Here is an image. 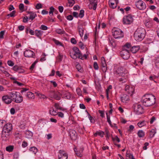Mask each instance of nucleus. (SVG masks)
I'll use <instances>...</instances> for the list:
<instances>
[{
  "mask_svg": "<svg viewBox=\"0 0 159 159\" xmlns=\"http://www.w3.org/2000/svg\"><path fill=\"white\" fill-rule=\"evenodd\" d=\"M156 98L152 94H146L142 97L141 100L143 104L145 106H152L156 102Z\"/></svg>",
  "mask_w": 159,
  "mask_h": 159,
  "instance_id": "f257e3e1",
  "label": "nucleus"
},
{
  "mask_svg": "<svg viewBox=\"0 0 159 159\" xmlns=\"http://www.w3.org/2000/svg\"><path fill=\"white\" fill-rule=\"evenodd\" d=\"M145 30L143 28H138L134 34V39L137 41H141L144 38L145 35Z\"/></svg>",
  "mask_w": 159,
  "mask_h": 159,
  "instance_id": "f03ea898",
  "label": "nucleus"
},
{
  "mask_svg": "<svg viewBox=\"0 0 159 159\" xmlns=\"http://www.w3.org/2000/svg\"><path fill=\"white\" fill-rule=\"evenodd\" d=\"M112 33L114 37L116 39L122 38L124 36L123 32L118 28H114L112 30Z\"/></svg>",
  "mask_w": 159,
  "mask_h": 159,
  "instance_id": "7ed1b4c3",
  "label": "nucleus"
},
{
  "mask_svg": "<svg viewBox=\"0 0 159 159\" xmlns=\"http://www.w3.org/2000/svg\"><path fill=\"white\" fill-rule=\"evenodd\" d=\"M134 111L136 114L139 115L143 113L144 110L143 107L139 104H136L134 105Z\"/></svg>",
  "mask_w": 159,
  "mask_h": 159,
  "instance_id": "20e7f679",
  "label": "nucleus"
},
{
  "mask_svg": "<svg viewBox=\"0 0 159 159\" xmlns=\"http://www.w3.org/2000/svg\"><path fill=\"white\" fill-rule=\"evenodd\" d=\"M120 54L123 59L125 60L128 59L130 57L129 50L128 49H123V50L120 52Z\"/></svg>",
  "mask_w": 159,
  "mask_h": 159,
  "instance_id": "39448f33",
  "label": "nucleus"
},
{
  "mask_svg": "<svg viewBox=\"0 0 159 159\" xmlns=\"http://www.w3.org/2000/svg\"><path fill=\"white\" fill-rule=\"evenodd\" d=\"M136 7L140 10H144L146 8L145 3L142 0H139L135 2Z\"/></svg>",
  "mask_w": 159,
  "mask_h": 159,
  "instance_id": "423d86ee",
  "label": "nucleus"
},
{
  "mask_svg": "<svg viewBox=\"0 0 159 159\" xmlns=\"http://www.w3.org/2000/svg\"><path fill=\"white\" fill-rule=\"evenodd\" d=\"M133 21V18L131 15H129L127 16H124L123 19L124 24H129Z\"/></svg>",
  "mask_w": 159,
  "mask_h": 159,
  "instance_id": "0eeeda50",
  "label": "nucleus"
},
{
  "mask_svg": "<svg viewBox=\"0 0 159 159\" xmlns=\"http://www.w3.org/2000/svg\"><path fill=\"white\" fill-rule=\"evenodd\" d=\"M11 134V132L5 131H2V138L3 140L6 141L10 139Z\"/></svg>",
  "mask_w": 159,
  "mask_h": 159,
  "instance_id": "6e6552de",
  "label": "nucleus"
},
{
  "mask_svg": "<svg viewBox=\"0 0 159 159\" xmlns=\"http://www.w3.org/2000/svg\"><path fill=\"white\" fill-rule=\"evenodd\" d=\"M125 91L129 95L132 96L134 91V87L132 86L127 85L125 88Z\"/></svg>",
  "mask_w": 159,
  "mask_h": 159,
  "instance_id": "1a4fd4ad",
  "label": "nucleus"
},
{
  "mask_svg": "<svg viewBox=\"0 0 159 159\" xmlns=\"http://www.w3.org/2000/svg\"><path fill=\"white\" fill-rule=\"evenodd\" d=\"M115 74L119 76H122L124 74H127L125 69L122 67H119L115 72Z\"/></svg>",
  "mask_w": 159,
  "mask_h": 159,
  "instance_id": "9d476101",
  "label": "nucleus"
},
{
  "mask_svg": "<svg viewBox=\"0 0 159 159\" xmlns=\"http://www.w3.org/2000/svg\"><path fill=\"white\" fill-rule=\"evenodd\" d=\"M59 154L58 156V159H67L68 158L67 154L63 150L59 151Z\"/></svg>",
  "mask_w": 159,
  "mask_h": 159,
  "instance_id": "9b49d317",
  "label": "nucleus"
},
{
  "mask_svg": "<svg viewBox=\"0 0 159 159\" xmlns=\"http://www.w3.org/2000/svg\"><path fill=\"white\" fill-rule=\"evenodd\" d=\"M12 129V125L11 123L6 124L4 126L2 131L11 132Z\"/></svg>",
  "mask_w": 159,
  "mask_h": 159,
  "instance_id": "f8f14e48",
  "label": "nucleus"
},
{
  "mask_svg": "<svg viewBox=\"0 0 159 159\" xmlns=\"http://www.w3.org/2000/svg\"><path fill=\"white\" fill-rule=\"evenodd\" d=\"M24 54L26 57L34 58L35 54L34 52L30 50H27L24 52Z\"/></svg>",
  "mask_w": 159,
  "mask_h": 159,
  "instance_id": "ddd939ff",
  "label": "nucleus"
},
{
  "mask_svg": "<svg viewBox=\"0 0 159 159\" xmlns=\"http://www.w3.org/2000/svg\"><path fill=\"white\" fill-rule=\"evenodd\" d=\"M69 134L72 140H75L77 139V135L75 130L73 129H70L69 131Z\"/></svg>",
  "mask_w": 159,
  "mask_h": 159,
  "instance_id": "4468645a",
  "label": "nucleus"
},
{
  "mask_svg": "<svg viewBox=\"0 0 159 159\" xmlns=\"http://www.w3.org/2000/svg\"><path fill=\"white\" fill-rule=\"evenodd\" d=\"M2 100L4 103L7 104L10 103L12 101L11 98L7 95L3 96L2 97Z\"/></svg>",
  "mask_w": 159,
  "mask_h": 159,
  "instance_id": "2eb2a0df",
  "label": "nucleus"
},
{
  "mask_svg": "<svg viewBox=\"0 0 159 159\" xmlns=\"http://www.w3.org/2000/svg\"><path fill=\"white\" fill-rule=\"evenodd\" d=\"M74 52L75 53L76 55H78V58L81 59H83L82 54L80 52L79 48L76 47H74L73 49Z\"/></svg>",
  "mask_w": 159,
  "mask_h": 159,
  "instance_id": "dca6fc26",
  "label": "nucleus"
},
{
  "mask_svg": "<svg viewBox=\"0 0 159 159\" xmlns=\"http://www.w3.org/2000/svg\"><path fill=\"white\" fill-rule=\"evenodd\" d=\"M101 65L102 70L104 72H106L107 70V65L103 57H102L101 58Z\"/></svg>",
  "mask_w": 159,
  "mask_h": 159,
  "instance_id": "f3484780",
  "label": "nucleus"
},
{
  "mask_svg": "<svg viewBox=\"0 0 159 159\" xmlns=\"http://www.w3.org/2000/svg\"><path fill=\"white\" fill-rule=\"evenodd\" d=\"M117 3V0H110L109 1V5L110 7L113 9L116 7Z\"/></svg>",
  "mask_w": 159,
  "mask_h": 159,
  "instance_id": "a211bd4d",
  "label": "nucleus"
},
{
  "mask_svg": "<svg viewBox=\"0 0 159 159\" xmlns=\"http://www.w3.org/2000/svg\"><path fill=\"white\" fill-rule=\"evenodd\" d=\"M78 29L80 36L81 37H82L84 34V28L82 25H80L78 26Z\"/></svg>",
  "mask_w": 159,
  "mask_h": 159,
  "instance_id": "6ab92c4d",
  "label": "nucleus"
},
{
  "mask_svg": "<svg viewBox=\"0 0 159 159\" xmlns=\"http://www.w3.org/2000/svg\"><path fill=\"white\" fill-rule=\"evenodd\" d=\"M129 95L125 94L122 95L121 97V100L122 102L126 103V101L129 100Z\"/></svg>",
  "mask_w": 159,
  "mask_h": 159,
  "instance_id": "aec40b11",
  "label": "nucleus"
},
{
  "mask_svg": "<svg viewBox=\"0 0 159 159\" xmlns=\"http://www.w3.org/2000/svg\"><path fill=\"white\" fill-rule=\"evenodd\" d=\"M127 74H124L122 76H121V77L119 78V81L123 83L127 81Z\"/></svg>",
  "mask_w": 159,
  "mask_h": 159,
  "instance_id": "412c9836",
  "label": "nucleus"
},
{
  "mask_svg": "<svg viewBox=\"0 0 159 159\" xmlns=\"http://www.w3.org/2000/svg\"><path fill=\"white\" fill-rule=\"evenodd\" d=\"M14 100V102L16 103H21L23 100V97L19 95L18 96H17L16 95V97Z\"/></svg>",
  "mask_w": 159,
  "mask_h": 159,
  "instance_id": "4be33fe9",
  "label": "nucleus"
},
{
  "mask_svg": "<svg viewBox=\"0 0 159 159\" xmlns=\"http://www.w3.org/2000/svg\"><path fill=\"white\" fill-rule=\"evenodd\" d=\"M62 96L63 98H65L66 99H69L71 97V94L70 93L68 92H65L63 93Z\"/></svg>",
  "mask_w": 159,
  "mask_h": 159,
  "instance_id": "5701e85b",
  "label": "nucleus"
},
{
  "mask_svg": "<svg viewBox=\"0 0 159 159\" xmlns=\"http://www.w3.org/2000/svg\"><path fill=\"white\" fill-rule=\"evenodd\" d=\"M140 47L139 46H134L132 47L130 49V51L133 53H134L136 52L139 49Z\"/></svg>",
  "mask_w": 159,
  "mask_h": 159,
  "instance_id": "b1692460",
  "label": "nucleus"
},
{
  "mask_svg": "<svg viewBox=\"0 0 159 159\" xmlns=\"http://www.w3.org/2000/svg\"><path fill=\"white\" fill-rule=\"evenodd\" d=\"M94 81L96 85V88L98 91L99 90V80L98 77H95Z\"/></svg>",
  "mask_w": 159,
  "mask_h": 159,
  "instance_id": "393cba45",
  "label": "nucleus"
},
{
  "mask_svg": "<svg viewBox=\"0 0 159 159\" xmlns=\"http://www.w3.org/2000/svg\"><path fill=\"white\" fill-rule=\"evenodd\" d=\"M28 13L30 14V16L28 18L32 20H33L37 16L36 14L35 13L32 12H29Z\"/></svg>",
  "mask_w": 159,
  "mask_h": 159,
  "instance_id": "a878e982",
  "label": "nucleus"
},
{
  "mask_svg": "<svg viewBox=\"0 0 159 159\" xmlns=\"http://www.w3.org/2000/svg\"><path fill=\"white\" fill-rule=\"evenodd\" d=\"M25 133L26 137L28 138H30L33 136V133L29 130L26 131Z\"/></svg>",
  "mask_w": 159,
  "mask_h": 159,
  "instance_id": "bb28decb",
  "label": "nucleus"
},
{
  "mask_svg": "<svg viewBox=\"0 0 159 159\" xmlns=\"http://www.w3.org/2000/svg\"><path fill=\"white\" fill-rule=\"evenodd\" d=\"M60 94L59 92L57 91L54 95L53 98H55L57 100H59L61 99Z\"/></svg>",
  "mask_w": 159,
  "mask_h": 159,
  "instance_id": "cd10ccee",
  "label": "nucleus"
},
{
  "mask_svg": "<svg viewBox=\"0 0 159 159\" xmlns=\"http://www.w3.org/2000/svg\"><path fill=\"white\" fill-rule=\"evenodd\" d=\"M43 32L40 30H35V34L36 36L39 37L40 38Z\"/></svg>",
  "mask_w": 159,
  "mask_h": 159,
  "instance_id": "c85d7f7f",
  "label": "nucleus"
},
{
  "mask_svg": "<svg viewBox=\"0 0 159 159\" xmlns=\"http://www.w3.org/2000/svg\"><path fill=\"white\" fill-rule=\"evenodd\" d=\"M26 96L27 97L29 98L33 99L34 98V94L30 92H29L27 93V94L26 95Z\"/></svg>",
  "mask_w": 159,
  "mask_h": 159,
  "instance_id": "c756f323",
  "label": "nucleus"
},
{
  "mask_svg": "<svg viewBox=\"0 0 159 159\" xmlns=\"http://www.w3.org/2000/svg\"><path fill=\"white\" fill-rule=\"evenodd\" d=\"M156 133V131L155 129H152L150 132V137L151 138H153Z\"/></svg>",
  "mask_w": 159,
  "mask_h": 159,
  "instance_id": "7c9ffc66",
  "label": "nucleus"
},
{
  "mask_svg": "<svg viewBox=\"0 0 159 159\" xmlns=\"http://www.w3.org/2000/svg\"><path fill=\"white\" fill-rule=\"evenodd\" d=\"M131 48V45L129 43H126L123 47V49H129V51Z\"/></svg>",
  "mask_w": 159,
  "mask_h": 159,
  "instance_id": "2f4dec72",
  "label": "nucleus"
},
{
  "mask_svg": "<svg viewBox=\"0 0 159 159\" xmlns=\"http://www.w3.org/2000/svg\"><path fill=\"white\" fill-rule=\"evenodd\" d=\"M145 25L148 28L151 27L152 25V22L150 21H146L145 23Z\"/></svg>",
  "mask_w": 159,
  "mask_h": 159,
  "instance_id": "473e14b6",
  "label": "nucleus"
},
{
  "mask_svg": "<svg viewBox=\"0 0 159 159\" xmlns=\"http://www.w3.org/2000/svg\"><path fill=\"white\" fill-rule=\"evenodd\" d=\"M146 122L145 121L139 122L138 123V125L139 127L144 126L146 125Z\"/></svg>",
  "mask_w": 159,
  "mask_h": 159,
  "instance_id": "72a5a7b5",
  "label": "nucleus"
},
{
  "mask_svg": "<svg viewBox=\"0 0 159 159\" xmlns=\"http://www.w3.org/2000/svg\"><path fill=\"white\" fill-rule=\"evenodd\" d=\"M49 113L51 115L53 116H55L57 115V113L56 111H55L53 109L50 110Z\"/></svg>",
  "mask_w": 159,
  "mask_h": 159,
  "instance_id": "f704fd0d",
  "label": "nucleus"
},
{
  "mask_svg": "<svg viewBox=\"0 0 159 159\" xmlns=\"http://www.w3.org/2000/svg\"><path fill=\"white\" fill-rule=\"evenodd\" d=\"M56 32L59 34H63L65 33V32L63 29H57L56 31Z\"/></svg>",
  "mask_w": 159,
  "mask_h": 159,
  "instance_id": "c9c22d12",
  "label": "nucleus"
},
{
  "mask_svg": "<svg viewBox=\"0 0 159 159\" xmlns=\"http://www.w3.org/2000/svg\"><path fill=\"white\" fill-rule=\"evenodd\" d=\"M137 134L139 137H142L144 135V133L142 130H139Z\"/></svg>",
  "mask_w": 159,
  "mask_h": 159,
  "instance_id": "e433bc0d",
  "label": "nucleus"
},
{
  "mask_svg": "<svg viewBox=\"0 0 159 159\" xmlns=\"http://www.w3.org/2000/svg\"><path fill=\"white\" fill-rule=\"evenodd\" d=\"M30 151L32 152L34 154H35L38 151L37 149L34 147L30 148Z\"/></svg>",
  "mask_w": 159,
  "mask_h": 159,
  "instance_id": "4c0bfd02",
  "label": "nucleus"
},
{
  "mask_svg": "<svg viewBox=\"0 0 159 159\" xmlns=\"http://www.w3.org/2000/svg\"><path fill=\"white\" fill-rule=\"evenodd\" d=\"M70 56L74 59H76L78 57V55H76V54L74 52L70 53Z\"/></svg>",
  "mask_w": 159,
  "mask_h": 159,
  "instance_id": "58836bf2",
  "label": "nucleus"
},
{
  "mask_svg": "<svg viewBox=\"0 0 159 159\" xmlns=\"http://www.w3.org/2000/svg\"><path fill=\"white\" fill-rule=\"evenodd\" d=\"M16 93H13L12 92H11L10 94V98H12V101H14L15 99V98L16 97Z\"/></svg>",
  "mask_w": 159,
  "mask_h": 159,
  "instance_id": "ea45409f",
  "label": "nucleus"
},
{
  "mask_svg": "<svg viewBox=\"0 0 159 159\" xmlns=\"http://www.w3.org/2000/svg\"><path fill=\"white\" fill-rule=\"evenodd\" d=\"M76 69L78 70L81 72L82 73L83 72L82 68L81 67L80 65L79 64H77L76 66Z\"/></svg>",
  "mask_w": 159,
  "mask_h": 159,
  "instance_id": "a19ab883",
  "label": "nucleus"
},
{
  "mask_svg": "<svg viewBox=\"0 0 159 159\" xmlns=\"http://www.w3.org/2000/svg\"><path fill=\"white\" fill-rule=\"evenodd\" d=\"M126 155L127 157L126 159H131V158H132V156H133L132 154H130L128 151L126 153Z\"/></svg>",
  "mask_w": 159,
  "mask_h": 159,
  "instance_id": "79ce46f5",
  "label": "nucleus"
},
{
  "mask_svg": "<svg viewBox=\"0 0 159 159\" xmlns=\"http://www.w3.org/2000/svg\"><path fill=\"white\" fill-rule=\"evenodd\" d=\"M13 149V146H7L6 148V150L7 151L9 152H12Z\"/></svg>",
  "mask_w": 159,
  "mask_h": 159,
  "instance_id": "37998d69",
  "label": "nucleus"
},
{
  "mask_svg": "<svg viewBox=\"0 0 159 159\" xmlns=\"http://www.w3.org/2000/svg\"><path fill=\"white\" fill-rule=\"evenodd\" d=\"M68 2L69 3V6L70 7H72L75 3L74 0H68Z\"/></svg>",
  "mask_w": 159,
  "mask_h": 159,
  "instance_id": "c03bdc74",
  "label": "nucleus"
},
{
  "mask_svg": "<svg viewBox=\"0 0 159 159\" xmlns=\"http://www.w3.org/2000/svg\"><path fill=\"white\" fill-rule=\"evenodd\" d=\"M84 15V11L83 10H80L79 14V16L82 18Z\"/></svg>",
  "mask_w": 159,
  "mask_h": 159,
  "instance_id": "a18cd8bd",
  "label": "nucleus"
},
{
  "mask_svg": "<svg viewBox=\"0 0 159 159\" xmlns=\"http://www.w3.org/2000/svg\"><path fill=\"white\" fill-rule=\"evenodd\" d=\"M157 76L153 75L149 77V79L151 80H153L155 82H156L155 80L157 78Z\"/></svg>",
  "mask_w": 159,
  "mask_h": 159,
  "instance_id": "49530a36",
  "label": "nucleus"
},
{
  "mask_svg": "<svg viewBox=\"0 0 159 159\" xmlns=\"http://www.w3.org/2000/svg\"><path fill=\"white\" fill-rule=\"evenodd\" d=\"M50 11L49 12V14L50 15H53V13L54 11V8L53 7H51L49 8Z\"/></svg>",
  "mask_w": 159,
  "mask_h": 159,
  "instance_id": "de8ad7c7",
  "label": "nucleus"
},
{
  "mask_svg": "<svg viewBox=\"0 0 159 159\" xmlns=\"http://www.w3.org/2000/svg\"><path fill=\"white\" fill-rule=\"evenodd\" d=\"M112 86L111 85H110L108 87L107 89H106V94L107 98H108V92L109 90L112 89Z\"/></svg>",
  "mask_w": 159,
  "mask_h": 159,
  "instance_id": "09e8293b",
  "label": "nucleus"
},
{
  "mask_svg": "<svg viewBox=\"0 0 159 159\" xmlns=\"http://www.w3.org/2000/svg\"><path fill=\"white\" fill-rule=\"evenodd\" d=\"M38 62V61H35L31 65V66L30 67V69L31 70H33L34 69L36 63Z\"/></svg>",
  "mask_w": 159,
  "mask_h": 159,
  "instance_id": "8fccbe9b",
  "label": "nucleus"
},
{
  "mask_svg": "<svg viewBox=\"0 0 159 159\" xmlns=\"http://www.w3.org/2000/svg\"><path fill=\"white\" fill-rule=\"evenodd\" d=\"M53 41L57 45L61 46L62 45V43L56 40V39H53Z\"/></svg>",
  "mask_w": 159,
  "mask_h": 159,
  "instance_id": "3c124183",
  "label": "nucleus"
},
{
  "mask_svg": "<svg viewBox=\"0 0 159 159\" xmlns=\"http://www.w3.org/2000/svg\"><path fill=\"white\" fill-rule=\"evenodd\" d=\"M63 58V56L59 53V56L57 57V59L58 61H61Z\"/></svg>",
  "mask_w": 159,
  "mask_h": 159,
  "instance_id": "603ef678",
  "label": "nucleus"
},
{
  "mask_svg": "<svg viewBox=\"0 0 159 159\" xmlns=\"http://www.w3.org/2000/svg\"><path fill=\"white\" fill-rule=\"evenodd\" d=\"M107 121L109 123V124H110V125L111 126H112V125H111V120L110 119V117L109 116H108L107 115Z\"/></svg>",
  "mask_w": 159,
  "mask_h": 159,
  "instance_id": "864d4df0",
  "label": "nucleus"
},
{
  "mask_svg": "<svg viewBox=\"0 0 159 159\" xmlns=\"http://www.w3.org/2000/svg\"><path fill=\"white\" fill-rule=\"evenodd\" d=\"M76 92L78 95L79 96H81L82 94V92L80 89L77 88L76 89Z\"/></svg>",
  "mask_w": 159,
  "mask_h": 159,
  "instance_id": "5fc2aeb1",
  "label": "nucleus"
},
{
  "mask_svg": "<svg viewBox=\"0 0 159 159\" xmlns=\"http://www.w3.org/2000/svg\"><path fill=\"white\" fill-rule=\"evenodd\" d=\"M110 44L113 47H115L116 46V44L115 42L113 40H111L110 41Z\"/></svg>",
  "mask_w": 159,
  "mask_h": 159,
  "instance_id": "6e6d98bb",
  "label": "nucleus"
},
{
  "mask_svg": "<svg viewBox=\"0 0 159 159\" xmlns=\"http://www.w3.org/2000/svg\"><path fill=\"white\" fill-rule=\"evenodd\" d=\"M93 67L95 70H98V66L96 62H94L93 64Z\"/></svg>",
  "mask_w": 159,
  "mask_h": 159,
  "instance_id": "4d7b16f0",
  "label": "nucleus"
},
{
  "mask_svg": "<svg viewBox=\"0 0 159 159\" xmlns=\"http://www.w3.org/2000/svg\"><path fill=\"white\" fill-rule=\"evenodd\" d=\"M42 5L40 3H38L36 6V8L37 9H39L40 8H42Z\"/></svg>",
  "mask_w": 159,
  "mask_h": 159,
  "instance_id": "13d9d810",
  "label": "nucleus"
},
{
  "mask_svg": "<svg viewBox=\"0 0 159 159\" xmlns=\"http://www.w3.org/2000/svg\"><path fill=\"white\" fill-rule=\"evenodd\" d=\"M5 32V30L2 31L0 32V38L3 39L4 38L3 35Z\"/></svg>",
  "mask_w": 159,
  "mask_h": 159,
  "instance_id": "bf43d9fd",
  "label": "nucleus"
},
{
  "mask_svg": "<svg viewBox=\"0 0 159 159\" xmlns=\"http://www.w3.org/2000/svg\"><path fill=\"white\" fill-rule=\"evenodd\" d=\"M40 29L43 30H46L48 29V28L47 26L43 25H41Z\"/></svg>",
  "mask_w": 159,
  "mask_h": 159,
  "instance_id": "052dcab7",
  "label": "nucleus"
},
{
  "mask_svg": "<svg viewBox=\"0 0 159 159\" xmlns=\"http://www.w3.org/2000/svg\"><path fill=\"white\" fill-rule=\"evenodd\" d=\"M20 67H19L17 66L16 65L13 67V69L14 70L18 71L19 69H20Z\"/></svg>",
  "mask_w": 159,
  "mask_h": 159,
  "instance_id": "680f3d73",
  "label": "nucleus"
},
{
  "mask_svg": "<svg viewBox=\"0 0 159 159\" xmlns=\"http://www.w3.org/2000/svg\"><path fill=\"white\" fill-rule=\"evenodd\" d=\"M16 11H13L11 13L7 15V16H10L11 17H14Z\"/></svg>",
  "mask_w": 159,
  "mask_h": 159,
  "instance_id": "e2e57ef3",
  "label": "nucleus"
},
{
  "mask_svg": "<svg viewBox=\"0 0 159 159\" xmlns=\"http://www.w3.org/2000/svg\"><path fill=\"white\" fill-rule=\"evenodd\" d=\"M84 127H83V128H79V129L78 131L80 134H83L84 133Z\"/></svg>",
  "mask_w": 159,
  "mask_h": 159,
  "instance_id": "0e129e2a",
  "label": "nucleus"
},
{
  "mask_svg": "<svg viewBox=\"0 0 159 159\" xmlns=\"http://www.w3.org/2000/svg\"><path fill=\"white\" fill-rule=\"evenodd\" d=\"M79 46L81 49H84V44L81 41L79 42Z\"/></svg>",
  "mask_w": 159,
  "mask_h": 159,
  "instance_id": "69168bd1",
  "label": "nucleus"
},
{
  "mask_svg": "<svg viewBox=\"0 0 159 159\" xmlns=\"http://www.w3.org/2000/svg\"><path fill=\"white\" fill-rule=\"evenodd\" d=\"M156 118L154 116H152L151 119L150 121V123L151 124H152L156 120Z\"/></svg>",
  "mask_w": 159,
  "mask_h": 159,
  "instance_id": "338daca9",
  "label": "nucleus"
},
{
  "mask_svg": "<svg viewBox=\"0 0 159 159\" xmlns=\"http://www.w3.org/2000/svg\"><path fill=\"white\" fill-rule=\"evenodd\" d=\"M57 115L59 117H61V118L63 117L64 116V114L61 112H58L57 113Z\"/></svg>",
  "mask_w": 159,
  "mask_h": 159,
  "instance_id": "774afa93",
  "label": "nucleus"
}]
</instances>
